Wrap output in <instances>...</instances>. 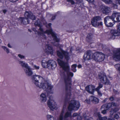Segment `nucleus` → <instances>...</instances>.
I'll return each mask as SVG.
<instances>
[{"label": "nucleus", "instance_id": "f257e3e1", "mask_svg": "<svg viewBox=\"0 0 120 120\" xmlns=\"http://www.w3.org/2000/svg\"><path fill=\"white\" fill-rule=\"evenodd\" d=\"M32 82L37 87L42 88L45 90H51L53 88L52 86L48 83L44 79L39 75H35L31 76Z\"/></svg>", "mask_w": 120, "mask_h": 120}, {"label": "nucleus", "instance_id": "f03ea898", "mask_svg": "<svg viewBox=\"0 0 120 120\" xmlns=\"http://www.w3.org/2000/svg\"><path fill=\"white\" fill-rule=\"evenodd\" d=\"M34 24L36 28L39 30L38 32V34L39 35L42 36L44 38H45L46 37L45 35V33H47L48 35L51 34L53 37L54 41H56L57 42H59L60 39L57 38L56 34L52 31V30H47L45 31H44L42 26L39 20H37L34 23Z\"/></svg>", "mask_w": 120, "mask_h": 120}, {"label": "nucleus", "instance_id": "7ed1b4c3", "mask_svg": "<svg viewBox=\"0 0 120 120\" xmlns=\"http://www.w3.org/2000/svg\"><path fill=\"white\" fill-rule=\"evenodd\" d=\"M64 82L66 90L65 101L67 102L70 99L71 95L70 90L71 82V79L68 76L64 78Z\"/></svg>", "mask_w": 120, "mask_h": 120}, {"label": "nucleus", "instance_id": "20e7f679", "mask_svg": "<svg viewBox=\"0 0 120 120\" xmlns=\"http://www.w3.org/2000/svg\"><path fill=\"white\" fill-rule=\"evenodd\" d=\"M24 15L26 17L21 18L20 20L21 23L24 24L26 25L29 23L28 18L31 19L32 20L35 19V16L30 12L26 11L24 14Z\"/></svg>", "mask_w": 120, "mask_h": 120}, {"label": "nucleus", "instance_id": "39448f33", "mask_svg": "<svg viewBox=\"0 0 120 120\" xmlns=\"http://www.w3.org/2000/svg\"><path fill=\"white\" fill-rule=\"evenodd\" d=\"M57 60L58 62L62 68L66 72L67 75L73 76V73L69 71V66L68 63H65L59 59H58Z\"/></svg>", "mask_w": 120, "mask_h": 120}, {"label": "nucleus", "instance_id": "423d86ee", "mask_svg": "<svg viewBox=\"0 0 120 120\" xmlns=\"http://www.w3.org/2000/svg\"><path fill=\"white\" fill-rule=\"evenodd\" d=\"M92 58L96 61L101 62L103 61L105 57V55L101 52H96L92 55Z\"/></svg>", "mask_w": 120, "mask_h": 120}, {"label": "nucleus", "instance_id": "0eeeda50", "mask_svg": "<svg viewBox=\"0 0 120 120\" xmlns=\"http://www.w3.org/2000/svg\"><path fill=\"white\" fill-rule=\"evenodd\" d=\"M80 106V104L79 101L74 100L71 101V103L68 107V109L71 111L73 110H77Z\"/></svg>", "mask_w": 120, "mask_h": 120}, {"label": "nucleus", "instance_id": "6e6552de", "mask_svg": "<svg viewBox=\"0 0 120 120\" xmlns=\"http://www.w3.org/2000/svg\"><path fill=\"white\" fill-rule=\"evenodd\" d=\"M57 53L58 56L60 58L63 59L64 57L67 61L69 60L70 58L69 54L66 51L63 50L61 51H57Z\"/></svg>", "mask_w": 120, "mask_h": 120}, {"label": "nucleus", "instance_id": "1a4fd4ad", "mask_svg": "<svg viewBox=\"0 0 120 120\" xmlns=\"http://www.w3.org/2000/svg\"><path fill=\"white\" fill-rule=\"evenodd\" d=\"M99 77L101 82L105 84L108 85L109 82L107 79L105 74L104 73H99L98 74Z\"/></svg>", "mask_w": 120, "mask_h": 120}, {"label": "nucleus", "instance_id": "9d476101", "mask_svg": "<svg viewBox=\"0 0 120 120\" xmlns=\"http://www.w3.org/2000/svg\"><path fill=\"white\" fill-rule=\"evenodd\" d=\"M104 22L106 26L108 27H111L113 25L114 21L111 17L107 16L104 18Z\"/></svg>", "mask_w": 120, "mask_h": 120}, {"label": "nucleus", "instance_id": "9b49d317", "mask_svg": "<svg viewBox=\"0 0 120 120\" xmlns=\"http://www.w3.org/2000/svg\"><path fill=\"white\" fill-rule=\"evenodd\" d=\"M117 31L115 30H112L111 31V33L112 34V36L111 38L114 39V37L118 36L119 35V33H120V23H119L117 25Z\"/></svg>", "mask_w": 120, "mask_h": 120}, {"label": "nucleus", "instance_id": "f8f14e48", "mask_svg": "<svg viewBox=\"0 0 120 120\" xmlns=\"http://www.w3.org/2000/svg\"><path fill=\"white\" fill-rule=\"evenodd\" d=\"M112 58L116 60H120V49H118L114 50Z\"/></svg>", "mask_w": 120, "mask_h": 120}, {"label": "nucleus", "instance_id": "ddd939ff", "mask_svg": "<svg viewBox=\"0 0 120 120\" xmlns=\"http://www.w3.org/2000/svg\"><path fill=\"white\" fill-rule=\"evenodd\" d=\"M99 10L103 13L106 14L109 12L111 10L110 8H109L102 5L100 6Z\"/></svg>", "mask_w": 120, "mask_h": 120}, {"label": "nucleus", "instance_id": "4468645a", "mask_svg": "<svg viewBox=\"0 0 120 120\" xmlns=\"http://www.w3.org/2000/svg\"><path fill=\"white\" fill-rule=\"evenodd\" d=\"M47 104L51 110H53L54 109H57L56 105L55 104L53 101H50L49 100H48Z\"/></svg>", "mask_w": 120, "mask_h": 120}, {"label": "nucleus", "instance_id": "2eb2a0df", "mask_svg": "<svg viewBox=\"0 0 120 120\" xmlns=\"http://www.w3.org/2000/svg\"><path fill=\"white\" fill-rule=\"evenodd\" d=\"M45 51L48 54H52L53 53L52 48L51 46L47 45L45 46Z\"/></svg>", "mask_w": 120, "mask_h": 120}, {"label": "nucleus", "instance_id": "dca6fc26", "mask_svg": "<svg viewBox=\"0 0 120 120\" xmlns=\"http://www.w3.org/2000/svg\"><path fill=\"white\" fill-rule=\"evenodd\" d=\"M95 87L93 85H90L86 86V89L88 93L92 94H93L94 92L95 89Z\"/></svg>", "mask_w": 120, "mask_h": 120}, {"label": "nucleus", "instance_id": "f3484780", "mask_svg": "<svg viewBox=\"0 0 120 120\" xmlns=\"http://www.w3.org/2000/svg\"><path fill=\"white\" fill-rule=\"evenodd\" d=\"M92 54L91 51H88L86 53L84 54L83 56V60L85 61L89 60L91 58V55Z\"/></svg>", "mask_w": 120, "mask_h": 120}, {"label": "nucleus", "instance_id": "a211bd4d", "mask_svg": "<svg viewBox=\"0 0 120 120\" xmlns=\"http://www.w3.org/2000/svg\"><path fill=\"white\" fill-rule=\"evenodd\" d=\"M48 63L49 67L51 66V68L52 69L55 68L56 66V62L52 60H50L48 61Z\"/></svg>", "mask_w": 120, "mask_h": 120}, {"label": "nucleus", "instance_id": "6ab92c4d", "mask_svg": "<svg viewBox=\"0 0 120 120\" xmlns=\"http://www.w3.org/2000/svg\"><path fill=\"white\" fill-rule=\"evenodd\" d=\"M93 36L91 34H88L86 37V40L87 41L90 43L93 42Z\"/></svg>", "mask_w": 120, "mask_h": 120}, {"label": "nucleus", "instance_id": "aec40b11", "mask_svg": "<svg viewBox=\"0 0 120 120\" xmlns=\"http://www.w3.org/2000/svg\"><path fill=\"white\" fill-rule=\"evenodd\" d=\"M40 100L42 102H44L47 100V96L44 93L41 94L40 96Z\"/></svg>", "mask_w": 120, "mask_h": 120}, {"label": "nucleus", "instance_id": "412c9836", "mask_svg": "<svg viewBox=\"0 0 120 120\" xmlns=\"http://www.w3.org/2000/svg\"><path fill=\"white\" fill-rule=\"evenodd\" d=\"M26 75L28 76H30L33 74V72L29 67L26 69H24Z\"/></svg>", "mask_w": 120, "mask_h": 120}, {"label": "nucleus", "instance_id": "4be33fe9", "mask_svg": "<svg viewBox=\"0 0 120 120\" xmlns=\"http://www.w3.org/2000/svg\"><path fill=\"white\" fill-rule=\"evenodd\" d=\"M90 100L94 104H97L99 102L98 99L97 98L93 96H90Z\"/></svg>", "mask_w": 120, "mask_h": 120}, {"label": "nucleus", "instance_id": "5701e85b", "mask_svg": "<svg viewBox=\"0 0 120 120\" xmlns=\"http://www.w3.org/2000/svg\"><path fill=\"white\" fill-rule=\"evenodd\" d=\"M96 114L98 116L99 120H106L107 119V118L106 116L101 117L99 112H97Z\"/></svg>", "mask_w": 120, "mask_h": 120}, {"label": "nucleus", "instance_id": "b1692460", "mask_svg": "<svg viewBox=\"0 0 120 120\" xmlns=\"http://www.w3.org/2000/svg\"><path fill=\"white\" fill-rule=\"evenodd\" d=\"M112 107L111 103H108L106 104L102 105L101 108V109L103 108H105L106 109H107Z\"/></svg>", "mask_w": 120, "mask_h": 120}, {"label": "nucleus", "instance_id": "393cba45", "mask_svg": "<svg viewBox=\"0 0 120 120\" xmlns=\"http://www.w3.org/2000/svg\"><path fill=\"white\" fill-rule=\"evenodd\" d=\"M19 63L21 64V65L22 67L25 68L26 69H26L30 67L28 66L27 64L23 62V61H19Z\"/></svg>", "mask_w": 120, "mask_h": 120}, {"label": "nucleus", "instance_id": "a878e982", "mask_svg": "<svg viewBox=\"0 0 120 120\" xmlns=\"http://www.w3.org/2000/svg\"><path fill=\"white\" fill-rule=\"evenodd\" d=\"M113 16H116L117 18H116V19H115V21L116 22H120V13H119V14H116V15L113 14Z\"/></svg>", "mask_w": 120, "mask_h": 120}, {"label": "nucleus", "instance_id": "bb28decb", "mask_svg": "<svg viewBox=\"0 0 120 120\" xmlns=\"http://www.w3.org/2000/svg\"><path fill=\"white\" fill-rule=\"evenodd\" d=\"M91 23L93 26L95 27L98 26L97 22L92 18L91 20Z\"/></svg>", "mask_w": 120, "mask_h": 120}, {"label": "nucleus", "instance_id": "cd10ccee", "mask_svg": "<svg viewBox=\"0 0 120 120\" xmlns=\"http://www.w3.org/2000/svg\"><path fill=\"white\" fill-rule=\"evenodd\" d=\"M48 63V61L46 62H42V65L44 68H47L49 67V65Z\"/></svg>", "mask_w": 120, "mask_h": 120}, {"label": "nucleus", "instance_id": "c85d7f7f", "mask_svg": "<svg viewBox=\"0 0 120 120\" xmlns=\"http://www.w3.org/2000/svg\"><path fill=\"white\" fill-rule=\"evenodd\" d=\"M119 13L117 12L116 11H114L113 12V13L112 14V15L111 16H110L111 18H112V20H113L114 21H115V19H116V18H117V17L116 16H114L113 15L114 14L116 15L117 14H119Z\"/></svg>", "mask_w": 120, "mask_h": 120}, {"label": "nucleus", "instance_id": "c756f323", "mask_svg": "<svg viewBox=\"0 0 120 120\" xmlns=\"http://www.w3.org/2000/svg\"><path fill=\"white\" fill-rule=\"evenodd\" d=\"M93 19L97 22L101 20V18L100 16H96L94 17L93 18Z\"/></svg>", "mask_w": 120, "mask_h": 120}, {"label": "nucleus", "instance_id": "7c9ffc66", "mask_svg": "<svg viewBox=\"0 0 120 120\" xmlns=\"http://www.w3.org/2000/svg\"><path fill=\"white\" fill-rule=\"evenodd\" d=\"M77 65L76 64H74L71 66L72 71L74 72H75L76 71L75 68L76 67Z\"/></svg>", "mask_w": 120, "mask_h": 120}, {"label": "nucleus", "instance_id": "2f4dec72", "mask_svg": "<svg viewBox=\"0 0 120 120\" xmlns=\"http://www.w3.org/2000/svg\"><path fill=\"white\" fill-rule=\"evenodd\" d=\"M71 112H67L65 114L64 116V117L66 118L68 117L71 116Z\"/></svg>", "mask_w": 120, "mask_h": 120}, {"label": "nucleus", "instance_id": "473e14b6", "mask_svg": "<svg viewBox=\"0 0 120 120\" xmlns=\"http://www.w3.org/2000/svg\"><path fill=\"white\" fill-rule=\"evenodd\" d=\"M48 120H54V117L52 116L48 115L47 116Z\"/></svg>", "mask_w": 120, "mask_h": 120}, {"label": "nucleus", "instance_id": "72a5a7b5", "mask_svg": "<svg viewBox=\"0 0 120 120\" xmlns=\"http://www.w3.org/2000/svg\"><path fill=\"white\" fill-rule=\"evenodd\" d=\"M64 112L63 109L62 111L61 112L60 115L59 120H63Z\"/></svg>", "mask_w": 120, "mask_h": 120}, {"label": "nucleus", "instance_id": "f704fd0d", "mask_svg": "<svg viewBox=\"0 0 120 120\" xmlns=\"http://www.w3.org/2000/svg\"><path fill=\"white\" fill-rule=\"evenodd\" d=\"M119 71H120V64H115L114 66Z\"/></svg>", "mask_w": 120, "mask_h": 120}, {"label": "nucleus", "instance_id": "c9c22d12", "mask_svg": "<svg viewBox=\"0 0 120 120\" xmlns=\"http://www.w3.org/2000/svg\"><path fill=\"white\" fill-rule=\"evenodd\" d=\"M103 86V85L101 83H99V86H98L97 88H96L95 90H99V89L101 88Z\"/></svg>", "mask_w": 120, "mask_h": 120}, {"label": "nucleus", "instance_id": "e433bc0d", "mask_svg": "<svg viewBox=\"0 0 120 120\" xmlns=\"http://www.w3.org/2000/svg\"><path fill=\"white\" fill-rule=\"evenodd\" d=\"M111 104L112 107H118L119 105L114 102H112Z\"/></svg>", "mask_w": 120, "mask_h": 120}, {"label": "nucleus", "instance_id": "4c0bfd02", "mask_svg": "<svg viewBox=\"0 0 120 120\" xmlns=\"http://www.w3.org/2000/svg\"><path fill=\"white\" fill-rule=\"evenodd\" d=\"M105 3L107 4H111L112 2L111 0H102Z\"/></svg>", "mask_w": 120, "mask_h": 120}, {"label": "nucleus", "instance_id": "58836bf2", "mask_svg": "<svg viewBox=\"0 0 120 120\" xmlns=\"http://www.w3.org/2000/svg\"><path fill=\"white\" fill-rule=\"evenodd\" d=\"M3 49L6 51V52L8 53L9 52V49L5 46L2 47Z\"/></svg>", "mask_w": 120, "mask_h": 120}, {"label": "nucleus", "instance_id": "ea45409f", "mask_svg": "<svg viewBox=\"0 0 120 120\" xmlns=\"http://www.w3.org/2000/svg\"><path fill=\"white\" fill-rule=\"evenodd\" d=\"M115 97L114 95H112L109 98V99L111 101H112L114 100L115 99Z\"/></svg>", "mask_w": 120, "mask_h": 120}, {"label": "nucleus", "instance_id": "a19ab883", "mask_svg": "<svg viewBox=\"0 0 120 120\" xmlns=\"http://www.w3.org/2000/svg\"><path fill=\"white\" fill-rule=\"evenodd\" d=\"M76 2L75 3L76 4H79L82 3L83 2L82 0H76Z\"/></svg>", "mask_w": 120, "mask_h": 120}, {"label": "nucleus", "instance_id": "79ce46f5", "mask_svg": "<svg viewBox=\"0 0 120 120\" xmlns=\"http://www.w3.org/2000/svg\"><path fill=\"white\" fill-rule=\"evenodd\" d=\"M119 108L118 107H115V109L113 110V112H117L119 110Z\"/></svg>", "mask_w": 120, "mask_h": 120}, {"label": "nucleus", "instance_id": "37998d69", "mask_svg": "<svg viewBox=\"0 0 120 120\" xmlns=\"http://www.w3.org/2000/svg\"><path fill=\"white\" fill-rule=\"evenodd\" d=\"M67 1L69 2H70L72 4H75V3L73 0H67Z\"/></svg>", "mask_w": 120, "mask_h": 120}, {"label": "nucleus", "instance_id": "c03bdc74", "mask_svg": "<svg viewBox=\"0 0 120 120\" xmlns=\"http://www.w3.org/2000/svg\"><path fill=\"white\" fill-rule=\"evenodd\" d=\"M96 91H97L98 95L100 96H101L102 95V94L101 93V92L99 90Z\"/></svg>", "mask_w": 120, "mask_h": 120}, {"label": "nucleus", "instance_id": "a18cd8bd", "mask_svg": "<svg viewBox=\"0 0 120 120\" xmlns=\"http://www.w3.org/2000/svg\"><path fill=\"white\" fill-rule=\"evenodd\" d=\"M100 46L103 49H105L106 47L105 46V45H103L101 44H100Z\"/></svg>", "mask_w": 120, "mask_h": 120}, {"label": "nucleus", "instance_id": "49530a36", "mask_svg": "<svg viewBox=\"0 0 120 120\" xmlns=\"http://www.w3.org/2000/svg\"><path fill=\"white\" fill-rule=\"evenodd\" d=\"M114 117L115 118L117 119L119 118V116L118 114H116L114 115Z\"/></svg>", "mask_w": 120, "mask_h": 120}, {"label": "nucleus", "instance_id": "de8ad7c7", "mask_svg": "<svg viewBox=\"0 0 120 120\" xmlns=\"http://www.w3.org/2000/svg\"><path fill=\"white\" fill-rule=\"evenodd\" d=\"M81 116L80 115H78L77 116V120H81L82 119Z\"/></svg>", "mask_w": 120, "mask_h": 120}, {"label": "nucleus", "instance_id": "09e8293b", "mask_svg": "<svg viewBox=\"0 0 120 120\" xmlns=\"http://www.w3.org/2000/svg\"><path fill=\"white\" fill-rule=\"evenodd\" d=\"M18 56L21 59L24 58V56L22 55H21L20 54H19L18 55Z\"/></svg>", "mask_w": 120, "mask_h": 120}, {"label": "nucleus", "instance_id": "8fccbe9b", "mask_svg": "<svg viewBox=\"0 0 120 120\" xmlns=\"http://www.w3.org/2000/svg\"><path fill=\"white\" fill-rule=\"evenodd\" d=\"M103 25V23L102 22H98V26H102Z\"/></svg>", "mask_w": 120, "mask_h": 120}, {"label": "nucleus", "instance_id": "3c124183", "mask_svg": "<svg viewBox=\"0 0 120 120\" xmlns=\"http://www.w3.org/2000/svg\"><path fill=\"white\" fill-rule=\"evenodd\" d=\"M106 110H104L102 111L101 112L103 114H105L106 113Z\"/></svg>", "mask_w": 120, "mask_h": 120}, {"label": "nucleus", "instance_id": "603ef678", "mask_svg": "<svg viewBox=\"0 0 120 120\" xmlns=\"http://www.w3.org/2000/svg\"><path fill=\"white\" fill-rule=\"evenodd\" d=\"M78 115L77 113H74L73 115V116L75 117L76 116Z\"/></svg>", "mask_w": 120, "mask_h": 120}, {"label": "nucleus", "instance_id": "864d4df0", "mask_svg": "<svg viewBox=\"0 0 120 120\" xmlns=\"http://www.w3.org/2000/svg\"><path fill=\"white\" fill-rule=\"evenodd\" d=\"M86 101L87 102L88 104H90V101H91L90 100V99H89V100H86L85 101Z\"/></svg>", "mask_w": 120, "mask_h": 120}, {"label": "nucleus", "instance_id": "5fc2aeb1", "mask_svg": "<svg viewBox=\"0 0 120 120\" xmlns=\"http://www.w3.org/2000/svg\"><path fill=\"white\" fill-rule=\"evenodd\" d=\"M117 3L120 5V0H116Z\"/></svg>", "mask_w": 120, "mask_h": 120}, {"label": "nucleus", "instance_id": "6e6d98bb", "mask_svg": "<svg viewBox=\"0 0 120 120\" xmlns=\"http://www.w3.org/2000/svg\"><path fill=\"white\" fill-rule=\"evenodd\" d=\"M38 29V30H37L35 28H34L33 29V30L35 32H36L38 33V32L39 31V30Z\"/></svg>", "mask_w": 120, "mask_h": 120}, {"label": "nucleus", "instance_id": "4d7b16f0", "mask_svg": "<svg viewBox=\"0 0 120 120\" xmlns=\"http://www.w3.org/2000/svg\"><path fill=\"white\" fill-rule=\"evenodd\" d=\"M56 16V15H55L54 16H52L51 18V20H53L55 18Z\"/></svg>", "mask_w": 120, "mask_h": 120}, {"label": "nucleus", "instance_id": "13d9d810", "mask_svg": "<svg viewBox=\"0 0 120 120\" xmlns=\"http://www.w3.org/2000/svg\"><path fill=\"white\" fill-rule=\"evenodd\" d=\"M10 1L12 2H15L17 1L18 0H9Z\"/></svg>", "mask_w": 120, "mask_h": 120}, {"label": "nucleus", "instance_id": "bf43d9fd", "mask_svg": "<svg viewBox=\"0 0 120 120\" xmlns=\"http://www.w3.org/2000/svg\"><path fill=\"white\" fill-rule=\"evenodd\" d=\"M113 6V7L115 8H117V6L116 4H114Z\"/></svg>", "mask_w": 120, "mask_h": 120}, {"label": "nucleus", "instance_id": "052dcab7", "mask_svg": "<svg viewBox=\"0 0 120 120\" xmlns=\"http://www.w3.org/2000/svg\"><path fill=\"white\" fill-rule=\"evenodd\" d=\"M34 67L36 69H38L39 68V66H35Z\"/></svg>", "mask_w": 120, "mask_h": 120}, {"label": "nucleus", "instance_id": "680f3d73", "mask_svg": "<svg viewBox=\"0 0 120 120\" xmlns=\"http://www.w3.org/2000/svg\"><path fill=\"white\" fill-rule=\"evenodd\" d=\"M3 12L5 14L7 12V10H3Z\"/></svg>", "mask_w": 120, "mask_h": 120}, {"label": "nucleus", "instance_id": "e2e57ef3", "mask_svg": "<svg viewBox=\"0 0 120 120\" xmlns=\"http://www.w3.org/2000/svg\"><path fill=\"white\" fill-rule=\"evenodd\" d=\"M81 67H82L81 65L80 64H79V65H78V67L79 68H80Z\"/></svg>", "mask_w": 120, "mask_h": 120}, {"label": "nucleus", "instance_id": "0e129e2a", "mask_svg": "<svg viewBox=\"0 0 120 120\" xmlns=\"http://www.w3.org/2000/svg\"><path fill=\"white\" fill-rule=\"evenodd\" d=\"M51 23H49L48 25V26H49L50 27H51Z\"/></svg>", "mask_w": 120, "mask_h": 120}, {"label": "nucleus", "instance_id": "69168bd1", "mask_svg": "<svg viewBox=\"0 0 120 120\" xmlns=\"http://www.w3.org/2000/svg\"><path fill=\"white\" fill-rule=\"evenodd\" d=\"M8 46L9 47V48H11V47L10 46V44H8Z\"/></svg>", "mask_w": 120, "mask_h": 120}, {"label": "nucleus", "instance_id": "338daca9", "mask_svg": "<svg viewBox=\"0 0 120 120\" xmlns=\"http://www.w3.org/2000/svg\"><path fill=\"white\" fill-rule=\"evenodd\" d=\"M54 45L56 46H58L59 45V43H57L55 45L54 44Z\"/></svg>", "mask_w": 120, "mask_h": 120}, {"label": "nucleus", "instance_id": "774afa93", "mask_svg": "<svg viewBox=\"0 0 120 120\" xmlns=\"http://www.w3.org/2000/svg\"><path fill=\"white\" fill-rule=\"evenodd\" d=\"M110 120H114V119L112 118Z\"/></svg>", "mask_w": 120, "mask_h": 120}]
</instances>
